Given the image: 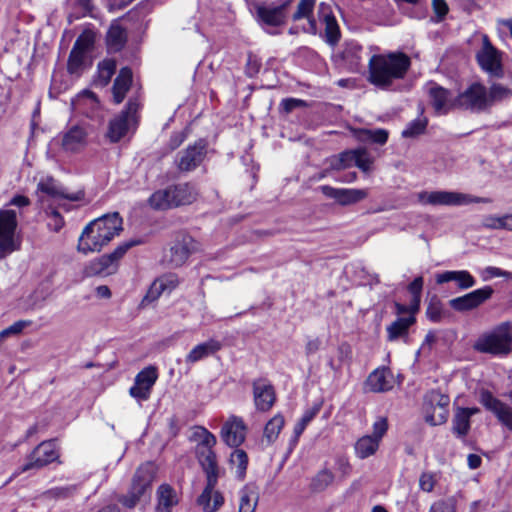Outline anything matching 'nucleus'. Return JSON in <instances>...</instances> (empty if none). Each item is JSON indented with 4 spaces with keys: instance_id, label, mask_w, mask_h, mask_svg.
<instances>
[{
    "instance_id": "nucleus-1",
    "label": "nucleus",
    "mask_w": 512,
    "mask_h": 512,
    "mask_svg": "<svg viewBox=\"0 0 512 512\" xmlns=\"http://www.w3.org/2000/svg\"><path fill=\"white\" fill-rule=\"evenodd\" d=\"M410 66L411 59L403 52L376 54L369 60L367 80L380 89H388L406 76Z\"/></svg>"
},
{
    "instance_id": "nucleus-2",
    "label": "nucleus",
    "mask_w": 512,
    "mask_h": 512,
    "mask_svg": "<svg viewBox=\"0 0 512 512\" xmlns=\"http://www.w3.org/2000/svg\"><path fill=\"white\" fill-rule=\"evenodd\" d=\"M122 223V218L117 212L91 221L79 237L78 251L84 254L100 251L123 230Z\"/></svg>"
},
{
    "instance_id": "nucleus-3",
    "label": "nucleus",
    "mask_w": 512,
    "mask_h": 512,
    "mask_svg": "<svg viewBox=\"0 0 512 512\" xmlns=\"http://www.w3.org/2000/svg\"><path fill=\"white\" fill-rule=\"evenodd\" d=\"M474 349L492 355H508L512 350L511 324L501 323L491 332L479 337L474 344Z\"/></svg>"
},
{
    "instance_id": "nucleus-4",
    "label": "nucleus",
    "mask_w": 512,
    "mask_h": 512,
    "mask_svg": "<svg viewBox=\"0 0 512 512\" xmlns=\"http://www.w3.org/2000/svg\"><path fill=\"white\" fill-rule=\"evenodd\" d=\"M418 201L433 206H465L472 203H488L487 198L455 191H422L417 195Z\"/></svg>"
},
{
    "instance_id": "nucleus-5",
    "label": "nucleus",
    "mask_w": 512,
    "mask_h": 512,
    "mask_svg": "<svg viewBox=\"0 0 512 512\" xmlns=\"http://www.w3.org/2000/svg\"><path fill=\"white\" fill-rule=\"evenodd\" d=\"M140 241L130 240L120 244L112 253L103 255L98 259L91 261L84 268L86 277L107 276L114 274L118 268V261L132 247L138 245Z\"/></svg>"
},
{
    "instance_id": "nucleus-6",
    "label": "nucleus",
    "mask_w": 512,
    "mask_h": 512,
    "mask_svg": "<svg viewBox=\"0 0 512 512\" xmlns=\"http://www.w3.org/2000/svg\"><path fill=\"white\" fill-rule=\"evenodd\" d=\"M139 106L137 99H129L125 109L110 120L107 137L111 142H118L131 128L137 125Z\"/></svg>"
},
{
    "instance_id": "nucleus-7",
    "label": "nucleus",
    "mask_w": 512,
    "mask_h": 512,
    "mask_svg": "<svg viewBox=\"0 0 512 512\" xmlns=\"http://www.w3.org/2000/svg\"><path fill=\"white\" fill-rule=\"evenodd\" d=\"M476 61L490 77H503L502 52L493 46L487 35L482 37V46L476 53Z\"/></svg>"
},
{
    "instance_id": "nucleus-8",
    "label": "nucleus",
    "mask_w": 512,
    "mask_h": 512,
    "mask_svg": "<svg viewBox=\"0 0 512 512\" xmlns=\"http://www.w3.org/2000/svg\"><path fill=\"white\" fill-rule=\"evenodd\" d=\"M155 477V467L152 463L147 462L139 466L136 470L129 494L121 499L124 506L133 508L140 498L150 488Z\"/></svg>"
},
{
    "instance_id": "nucleus-9",
    "label": "nucleus",
    "mask_w": 512,
    "mask_h": 512,
    "mask_svg": "<svg viewBox=\"0 0 512 512\" xmlns=\"http://www.w3.org/2000/svg\"><path fill=\"white\" fill-rule=\"evenodd\" d=\"M456 107L473 113L487 112L486 86L479 82L470 84L456 96Z\"/></svg>"
},
{
    "instance_id": "nucleus-10",
    "label": "nucleus",
    "mask_w": 512,
    "mask_h": 512,
    "mask_svg": "<svg viewBox=\"0 0 512 512\" xmlns=\"http://www.w3.org/2000/svg\"><path fill=\"white\" fill-rule=\"evenodd\" d=\"M17 214L14 210H0V259L19 249L15 239Z\"/></svg>"
},
{
    "instance_id": "nucleus-11",
    "label": "nucleus",
    "mask_w": 512,
    "mask_h": 512,
    "mask_svg": "<svg viewBox=\"0 0 512 512\" xmlns=\"http://www.w3.org/2000/svg\"><path fill=\"white\" fill-rule=\"evenodd\" d=\"M206 153L207 142L204 139H199L186 149L178 152L174 161L175 166L180 172H191L201 165Z\"/></svg>"
},
{
    "instance_id": "nucleus-12",
    "label": "nucleus",
    "mask_w": 512,
    "mask_h": 512,
    "mask_svg": "<svg viewBox=\"0 0 512 512\" xmlns=\"http://www.w3.org/2000/svg\"><path fill=\"white\" fill-rule=\"evenodd\" d=\"M58 458L55 445L52 441H43L27 456L26 463L13 473L20 475L29 470L41 469Z\"/></svg>"
},
{
    "instance_id": "nucleus-13",
    "label": "nucleus",
    "mask_w": 512,
    "mask_h": 512,
    "mask_svg": "<svg viewBox=\"0 0 512 512\" xmlns=\"http://www.w3.org/2000/svg\"><path fill=\"white\" fill-rule=\"evenodd\" d=\"M493 294L494 289L491 286L486 285L449 300V306L459 313L469 312L477 309L486 301L491 299Z\"/></svg>"
},
{
    "instance_id": "nucleus-14",
    "label": "nucleus",
    "mask_w": 512,
    "mask_h": 512,
    "mask_svg": "<svg viewBox=\"0 0 512 512\" xmlns=\"http://www.w3.org/2000/svg\"><path fill=\"white\" fill-rule=\"evenodd\" d=\"M197 435L200 443L197 445L196 453L203 471H219L216 454L213 447L216 444V437L204 427H199Z\"/></svg>"
},
{
    "instance_id": "nucleus-15",
    "label": "nucleus",
    "mask_w": 512,
    "mask_h": 512,
    "mask_svg": "<svg viewBox=\"0 0 512 512\" xmlns=\"http://www.w3.org/2000/svg\"><path fill=\"white\" fill-rule=\"evenodd\" d=\"M294 0H277L270 5H259L256 14L259 21L268 26H281L285 24L289 8Z\"/></svg>"
},
{
    "instance_id": "nucleus-16",
    "label": "nucleus",
    "mask_w": 512,
    "mask_h": 512,
    "mask_svg": "<svg viewBox=\"0 0 512 512\" xmlns=\"http://www.w3.org/2000/svg\"><path fill=\"white\" fill-rule=\"evenodd\" d=\"M206 474V487L197 499V503L204 512H215L224 503V497L215 487L219 478V471H204Z\"/></svg>"
},
{
    "instance_id": "nucleus-17",
    "label": "nucleus",
    "mask_w": 512,
    "mask_h": 512,
    "mask_svg": "<svg viewBox=\"0 0 512 512\" xmlns=\"http://www.w3.org/2000/svg\"><path fill=\"white\" fill-rule=\"evenodd\" d=\"M479 402L495 415L500 423L512 431V407L496 398L489 390L479 392Z\"/></svg>"
},
{
    "instance_id": "nucleus-18",
    "label": "nucleus",
    "mask_w": 512,
    "mask_h": 512,
    "mask_svg": "<svg viewBox=\"0 0 512 512\" xmlns=\"http://www.w3.org/2000/svg\"><path fill=\"white\" fill-rule=\"evenodd\" d=\"M430 103L438 115H446L456 107V96L450 90L432 83L428 88Z\"/></svg>"
},
{
    "instance_id": "nucleus-19",
    "label": "nucleus",
    "mask_w": 512,
    "mask_h": 512,
    "mask_svg": "<svg viewBox=\"0 0 512 512\" xmlns=\"http://www.w3.org/2000/svg\"><path fill=\"white\" fill-rule=\"evenodd\" d=\"M247 426L241 417L232 415L221 428V438L230 447H239L246 438Z\"/></svg>"
},
{
    "instance_id": "nucleus-20",
    "label": "nucleus",
    "mask_w": 512,
    "mask_h": 512,
    "mask_svg": "<svg viewBox=\"0 0 512 512\" xmlns=\"http://www.w3.org/2000/svg\"><path fill=\"white\" fill-rule=\"evenodd\" d=\"M319 20L325 25L324 39L331 45L335 46L341 37V32L337 20L333 14L330 4L321 2L318 6Z\"/></svg>"
},
{
    "instance_id": "nucleus-21",
    "label": "nucleus",
    "mask_w": 512,
    "mask_h": 512,
    "mask_svg": "<svg viewBox=\"0 0 512 512\" xmlns=\"http://www.w3.org/2000/svg\"><path fill=\"white\" fill-rule=\"evenodd\" d=\"M194 248L192 237L182 235L173 242L169 253L166 255V259L172 267H180L187 261Z\"/></svg>"
},
{
    "instance_id": "nucleus-22",
    "label": "nucleus",
    "mask_w": 512,
    "mask_h": 512,
    "mask_svg": "<svg viewBox=\"0 0 512 512\" xmlns=\"http://www.w3.org/2000/svg\"><path fill=\"white\" fill-rule=\"evenodd\" d=\"M319 189L326 197L336 200L342 206L355 204L368 196L365 189L334 188L329 185L320 186Z\"/></svg>"
},
{
    "instance_id": "nucleus-23",
    "label": "nucleus",
    "mask_w": 512,
    "mask_h": 512,
    "mask_svg": "<svg viewBox=\"0 0 512 512\" xmlns=\"http://www.w3.org/2000/svg\"><path fill=\"white\" fill-rule=\"evenodd\" d=\"M252 386L256 409L261 412L269 411L276 400L272 384L266 379H257L253 381Z\"/></svg>"
},
{
    "instance_id": "nucleus-24",
    "label": "nucleus",
    "mask_w": 512,
    "mask_h": 512,
    "mask_svg": "<svg viewBox=\"0 0 512 512\" xmlns=\"http://www.w3.org/2000/svg\"><path fill=\"white\" fill-rule=\"evenodd\" d=\"M37 191L45 193L52 198H63L70 201H80L84 198L83 191L66 193L53 177L41 179L37 185Z\"/></svg>"
},
{
    "instance_id": "nucleus-25",
    "label": "nucleus",
    "mask_w": 512,
    "mask_h": 512,
    "mask_svg": "<svg viewBox=\"0 0 512 512\" xmlns=\"http://www.w3.org/2000/svg\"><path fill=\"white\" fill-rule=\"evenodd\" d=\"M173 204L175 208L193 204L199 192L196 186L190 182L172 184Z\"/></svg>"
},
{
    "instance_id": "nucleus-26",
    "label": "nucleus",
    "mask_w": 512,
    "mask_h": 512,
    "mask_svg": "<svg viewBox=\"0 0 512 512\" xmlns=\"http://www.w3.org/2000/svg\"><path fill=\"white\" fill-rule=\"evenodd\" d=\"M450 281L456 282L460 290H467L476 285V279L467 270L445 271L436 275V283L439 285Z\"/></svg>"
},
{
    "instance_id": "nucleus-27",
    "label": "nucleus",
    "mask_w": 512,
    "mask_h": 512,
    "mask_svg": "<svg viewBox=\"0 0 512 512\" xmlns=\"http://www.w3.org/2000/svg\"><path fill=\"white\" fill-rule=\"evenodd\" d=\"M366 387L369 391L375 393L392 389L393 381L390 370L387 368L374 370L366 380Z\"/></svg>"
},
{
    "instance_id": "nucleus-28",
    "label": "nucleus",
    "mask_w": 512,
    "mask_h": 512,
    "mask_svg": "<svg viewBox=\"0 0 512 512\" xmlns=\"http://www.w3.org/2000/svg\"><path fill=\"white\" fill-rule=\"evenodd\" d=\"M86 131L79 126H73L62 137V148L67 152H78L86 145Z\"/></svg>"
},
{
    "instance_id": "nucleus-29",
    "label": "nucleus",
    "mask_w": 512,
    "mask_h": 512,
    "mask_svg": "<svg viewBox=\"0 0 512 512\" xmlns=\"http://www.w3.org/2000/svg\"><path fill=\"white\" fill-rule=\"evenodd\" d=\"M259 500L258 487L254 483L246 484L239 491L238 512H255Z\"/></svg>"
},
{
    "instance_id": "nucleus-30",
    "label": "nucleus",
    "mask_w": 512,
    "mask_h": 512,
    "mask_svg": "<svg viewBox=\"0 0 512 512\" xmlns=\"http://www.w3.org/2000/svg\"><path fill=\"white\" fill-rule=\"evenodd\" d=\"M315 3L316 0H300L296 11L291 17L293 21L307 19L308 27L305 28V31L311 34H316L317 32L316 20L312 17Z\"/></svg>"
},
{
    "instance_id": "nucleus-31",
    "label": "nucleus",
    "mask_w": 512,
    "mask_h": 512,
    "mask_svg": "<svg viewBox=\"0 0 512 512\" xmlns=\"http://www.w3.org/2000/svg\"><path fill=\"white\" fill-rule=\"evenodd\" d=\"M156 512H171L173 506L178 504V496L173 487L169 484H162L158 487Z\"/></svg>"
},
{
    "instance_id": "nucleus-32",
    "label": "nucleus",
    "mask_w": 512,
    "mask_h": 512,
    "mask_svg": "<svg viewBox=\"0 0 512 512\" xmlns=\"http://www.w3.org/2000/svg\"><path fill=\"white\" fill-rule=\"evenodd\" d=\"M172 197V185H169L164 189H159L152 193L148 198V204L152 209L157 211L173 209L175 206Z\"/></svg>"
},
{
    "instance_id": "nucleus-33",
    "label": "nucleus",
    "mask_w": 512,
    "mask_h": 512,
    "mask_svg": "<svg viewBox=\"0 0 512 512\" xmlns=\"http://www.w3.org/2000/svg\"><path fill=\"white\" fill-rule=\"evenodd\" d=\"M132 83V71L128 67H124L120 70L118 76L114 80L113 84V98L116 104H120L130 89Z\"/></svg>"
},
{
    "instance_id": "nucleus-34",
    "label": "nucleus",
    "mask_w": 512,
    "mask_h": 512,
    "mask_svg": "<svg viewBox=\"0 0 512 512\" xmlns=\"http://www.w3.org/2000/svg\"><path fill=\"white\" fill-rule=\"evenodd\" d=\"M222 345L218 340L209 339L206 342L196 345L186 356L187 363H196L205 357L212 355L221 349Z\"/></svg>"
},
{
    "instance_id": "nucleus-35",
    "label": "nucleus",
    "mask_w": 512,
    "mask_h": 512,
    "mask_svg": "<svg viewBox=\"0 0 512 512\" xmlns=\"http://www.w3.org/2000/svg\"><path fill=\"white\" fill-rule=\"evenodd\" d=\"M126 41V30L118 23L111 24L106 35L108 50L111 52H118L125 46Z\"/></svg>"
},
{
    "instance_id": "nucleus-36",
    "label": "nucleus",
    "mask_w": 512,
    "mask_h": 512,
    "mask_svg": "<svg viewBox=\"0 0 512 512\" xmlns=\"http://www.w3.org/2000/svg\"><path fill=\"white\" fill-rule=\"evenodd\" d=\"M415 322V316L398 317L387 327L388 340L395 341L399 337L407 335L410 326H412Z\"/></svg>"
},
{
    "instance_id": "nucleus-37",
    "label": "nucleus",
    "mask_w": 512,
    "mask_h": 512,
    "mask_svg": "<svg viewBox=\"0 0 512 512\" xmlns=\"http://www.w3.org/2000/svg\"><path fill=\"white\" fill-rule=\"evenodd\" d=\"M510 98H512V89L500 83H493L489 88L486 87V99L489 110L495 104L509 100Z\"/></svg>"
},
{
    "instance_id": "nucleus-38",
    "label": "nucleus",
    "mask_w": 512,
    "mask_h": 512,
    "mask_svg": "<svg viewBox=\"0 0 512 512\" xmlns=\"http://www.w3.org/2000/svg\"><path fill=\"white\" fill-rule=\"evenodd\" d=\"M470 418L463 407H458L452 419V432L457 438H464L470 431Z\"/></svg>"
},
{
    "instance_id": "nucleus-39",
    "label": "nucleus",
    "mask_w": 512,
    "mask_h": 512,
    "mask_svg": "<svg viewBox=\"0 0 512 512\" xmlns=\"http://www.w3.org/2000/svg\"><path fill=\"white\" fill-rule=\"evenodd\" d=\"M334 479V473L327 468H323L311 478L309 489L313 493L323 492L334 482Z\"/></svg>"
},
{
    "instance_id": "nucleus-40",
    "label": "nucleus",
    "mask_w": 512,
    "mask_h": 512,
    "mask_svg": "<svg viewBox=\"0 0 512 512\" xmlns=\"http://www.w3.org/2000/svg\"><path fill=\"white\" fill-rule=\"evenodd\" d=\"M379 448V442L370 435H365L355 443V453L360 459L368 458L375 454Z\"/></svg>"
},
{
    "instance_id": "nucleus-41",
    "label": "nucleus",
    "mask_w": 512,
    "mask_h": 512,
    "mask_svg": "<svg viewBox=\"0 0 512 512\" xmlns=\"http://www.w3.org/2000/svg\"><path fill=\"white\" fill-rule=\"evenodd\" d=\"M87 57L88 55L72 48L67 61L68 73L79 76L86 67Z\"/></svg>"
},
{
    "instance_id": "nucleus-42",
    "label": "nucleus",
    "mask_w": 512,
    "mask_h": 512,
    "mask_svg": "<svg viewBox=\"0 0 512 512\" xmlns=\"http://www.w3.org/2000/svg\"><path fill=\"white\" fill-rule=\"evenodd\" d=\"M284 423V417L281 414H276L267 422L264 428L263 438L268 444H272L278 438Z\"/></svg>"
},
{
    "instance_id": "nucleus-43",
    "label": "nucleus",
    "mask_w": 512,
    "mask_h": 512,
    "mask_svg": "<svg viewBox=\"0 0 512 512\" xmlns=\"http://www.w3.org/2000/svg\"><path fill=\"white\" fill-rule=\"evenodd\" d=\"M95 41L96 33L91 29H86L77 37L72 48L88 55L93 51Z\"/></svg>"
},
{
    "instance_id": "nucleus-44",
    "label": "nucleus",
    "mask_w": 512,
    "mask_h": 512,
    "mask_svg": "<svg viewBox=\"0 0 512 512\" xmlns=\"http://www.w3.org/2000/svg\"><path fill=\"white\" fill-rule=\"evenodd\" d=\"M447 315L448 312L444 309L441 300L437 296L431 297L426 309L427 318L434 323H439Z\"/></svg>"
},
{
    "instance_id": "nucleus-45",
    "label": "nucleus",
    "mask_w": 512,
    "mask_h": 512,
    "mask_svg": "<svg viewBox=\"0 0 512 512\" xmlns=\"http://www.w3.org/2000/svg\"><path fill=\"white\" fill-rule=\"evenodd\" d=\"M431 401H437V405L440 409L439 420H436L433 415L427 416L426 421L431 425H439L446 421L447 419V410L446 407L449 405L450 399L446 395H442L440 393H432Z\"/></svg>"
},
{
    "instance_id": "nucleus-46",
    "label": "nucleus",
    "mask_w": 512,
    "mask_h": 512,
    "mask_svg": "<svg viewBox=\"0 0 512 512\" xmlns=\"http://www.w3.org/2000/svg\"><path fill=\"white\" fill-rule=\"evenodd\" d=\"M116 70V62L112 59H105L98 64V78L96 84L106 86Z\"/></svg>"
},
{
    "instance_id": "nucleus-47",
    "label": "nucleus",
    "mask_w": 512,
    "mask_h": 512,
    "mask_svg": "<svg viewBox=\"0 0 512 512\" xmlns=\"http://www.w3.org/2000/svg\"><path fill=\"white\" fill-rule=\"evenodd\" d=\"M230 463L236 468L235 473L239 479H243L248 466V456L242 449L234 450L230 455Z\"/></svg>"
},
{
    "instance_id": "nucleus-48",
    "label": "nucleus",
    "mask_w": 512,
    "mask_h": 512,
    "mask_svg": "<svg viewBox=\"0 0 512 512\" xmlns=\"http://www.w3.org/2000/svg\"><path fill=\"white\" fill-rule=\"evenodd\" d=\"M353 157L355 156L353 155L352 150H346L338 155L332 156L328 160L330 169L340 171L351 167L353 164Z\"/></svg>"
},
{
    "instance_id": "nucleus-49",
    "label": "nucleus",
    "mask_w": 512,
    "mask_h": 512,
    "mask_svg": "<svg viewBox=\"0 0 512 512\" xmlns=\"http://www.w3.org/2000/svg\"><path fill=\"white\" fill-rule=\"evenodd\" d=\"M352 153L355 157H353V163L363 172H369L371 169V165L373 163V158L366 148L360 147L357 149H352Z\"/></svg>"
},
{
    "instance_id": "nucleus-50",
    "label": "nucleus",
    "mask_w": 512,
    "mask_h": 512,
    "mask_svg": "<svg viewBox=\"0 0 512 512\" xmlns=\"http://www.w3.org/2000/svg\"><path fill=\"white\" fill-rule=\"evenodd\" d=\"M388 131L385 129H361L359 131V139L362 141L369 140L373 143L384 145L388 140Z\"/></svg>"
},
{
    "instance_id": "nucleus-51",
    "label": "nucleus",
    "mask_w": 512,
    "mask_h": 512,
    "mask_svg": "<svg viewBox=\"0 0 512 512\" xmlns=\"http://www.w3.org/2000/svg\"><path fill=\"white\" fill-rule=\"evenodd\" d=\"M427 124L428 120L425 117H420L412 120L407 124L406 128L402 131V137L414 138L423 134L426 130Z\"/></svg>"
},
{
    "instance_id": "nucleus-52",
    "label": "nucleus",
    "mask_w": 512,
    "mask_h": 512,
    "mask_svg": "<svg viewBox=\"0 0 512 512\" xmlns=\"http://www.w3.org/2000/svg\"><path fill=\"white\" fill-rule=\"evenodd\" d=\"M157 378H158V375H157L156 368L150 366V367L143 369L136 375L135 382H136V384H138L140 386H144V387L152 390V387L155 384Z\"/></svg>"
},
{
    "instance_id": "nucleus-53",
    "label": "nucleus",
    "mask_w": 512,
    "mask_h": 512,
    "mask_svg": "<svg viewBox=\"0 0 512 512\" xmlns=\"http://www.w3.org/2000/svg\"><path fill=\"white\" fill-rule=\"evenodd\" d=\"M31 323L32 322L30 320H19L14 322L12 325L0 332V341L12 335H19L26 327L30 326Z\"/></svg>"
},
{
    "instance_id": "nucleus-54",
    "label": "nucleus",
    "mask_w": 512,
    "mask_h": 512,
    "mask_svg": "<svg viewBox=\"0 0 512 512\" xmlns=\"http://www.w3.org/2000/svg\"><path fill=\"white\" fill-rule=\"evenodd\" d=\"M436 482V474L432 472H423L419 477V488L423 492L430 493L433 491Z\"/></svg>"
},
{
    "instance_id": "nucleus-55",
    "label": "nucleus",
    "mask_w": 512,
    "mask_h": 512,
    "mask_svg": "<svg viewBox=\"0 0 512 512\" xmlns=\"http://www.w3.org/2000/svg\"><path fill=\"white\" fill-rule=\"evenodd\" d=\"M481 275H482V278L484 281H487V280H489L491 278H495V277H504L507 279L512 278L511 272L502 270V269H500L498 267H494V266H488V267L484 268L483 271L481 272Z\"/></svg>"
},
{
    "instance_id": "nucleus-56",
    "label": "nucleus",
    "mask_w": 512,
    "mask_h": 512,
    "mask_svg": "<svg viewBox=\"0 0 512 512\" xmlns=\"http://www.w3.org/2000/svg\"><path fill=\"white\" fill-rule=\"evenodd\" d=\"M482 225L489 229H505L506 230V219L503 216L489 215L484 217Z\"/></svg>"
},
{
    "instance_id": "nucleus-57",
    "label": "nucleus",
    "mask_w": 512,
    "mask_h": 512,
    "mask_svg": "<svg viewBox=\"0 0 512 512\" xmlns=\"http://www.w3.org/2000/svg\"><path fill=\"white\" fill-rule=\"evenodd\" d=\"M429 512H455V503L452 498L442 499L432 504Z\"/></svg>"
},
{
    "instance_id": "nucleus-58",
    "label": "nucleus",
    "mask_w": 512,
    "mask_h": 512,
    "mask_svg": "<svg viewBox=\"0 0 512 512\" xmlns=\"http://www.w3.org/2000/svg\"><path fill=\"white\" fill-rule=\"evenodd\" d=\"M305 106H306V102L304 100L296 99V98H286V99L282 100V102L280 104V109L284 113L288 114L296 108L305 107Z\"/></svg>"
},
{
    "instance_id": "nucleus-59",
    "label": "nucleus",
    "mask_w": 512,
    "mask_h": 512,
    "mask_svg": "<svg viewBox=\"0 0 512 512\" xmlns=\"http://www.w3.org/2000/svg\"><path fill=\"white\" fill-rule=\"evenodd\" d=\"M130 395L138 401H146L149 399L151 390L136 384L134 381V385L129 390Z\"/></svg>"
},
{
    "instance_id": "nucleus-60",
    "label": "nucleus",
    "mask_w": 512,
    "mask_h": 512,
    "mask_svg": "<svg viewBox=\"0 0 512 512\" xmlns=\"http://www.w3.org/2000/svg\"><path fill=\"white\" fill-rule=\"evenodd\" d=\"M48 228L54 232H58L64 226V219L57 210H52L49 214Z\"/></svg>"
},
{
    "instance_id": "nucleus-61",
    "label": "nucleus",
    "mask_w": 512,
    "mask_h": 512,
    "mask_svg": "<svg viewBox=\"0 0 512 512\" xmlns=\"http://www.w3.org/2000/svg\"><path fill=\"white\" fill-rule=\"evenodd\" d=\"M165 292V289L163 288L162 284L156 279L150 286L146 296L143 299V302L145 301H155L158 299L161 294Z\"/></svg>"
},
{
    "instance_id": "nucleus-62",
    "label": "nucleus",
    "mask_w": 512,
    "mask_h": 512,
    "mask_svg": "<svg viewBox=\"0 0 512 512\" xmlns=\"http://www.w3.org/2000/svg\"><path fill=\"white\" fill-rule=\"evenodd\" d=\"M388 429V423L385 418H379L374 424H373V434L370 435L373 438H376L377 441L380 443V440L382 437L386 434Z\"/></svg>"
},
{
    "instance_id": "nucleus-63",
    "label": "nucleus",
    "mask_w": 512,
    "mask_h": 512,
    "mask_svg": "<svg viewBox=\"0 0 512 512\" xmlns=\"http://www.w3.org/2000/svg\"><path fill=\"white\" fill-rule=\"evenodd\" d=\"M158 281L162 284L165 291L171 292L179 283L178 278L174 274H166L159 278Z\"/></svg>"
},
{
    "instance_id": "nucleus-64",
    "label": "nucleus",
    "mask_w": 512,
    "mask_h": 512,
    "mask_svg": "<svg viewBox=\"0 0 512 512\" xmlns=\"http://www.w3.org/2000/svg\"><path fill=\"white\" fill-rule=\"evenodd\" d=\"M187 134L184 131H178L171 134L168 147L170 150L177 149L186 139Z\"/></svg>"
}]
</instances>
